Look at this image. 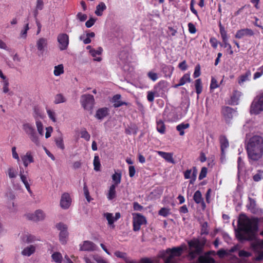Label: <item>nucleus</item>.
Listing matches in <instances>:
<instances>
[{"label": "nucleus", "mask_w": 263, "mask_h": 263, "mask_svg": "<svg viewBox=\"0 0 263 263\" xmlns=\"http://www.w3.org/2000/svg\"><path fill=\"white\" fill-rule=\"evenodd\" d=\"M7 174L10 179H15L17 177V172L13 167L11 166L8 168Z\"/></svg>", "instance_id": "obj_32"}, {"label": "nucleus", "mask_w": 263, "mask_h": 263, "mask_svg": "<svg viewBox=\"0 0 263 263\" xmlns=\"http://www.w3.org/2000/svg\"><path fill=\"white\" fill-rule=\"evenodd\" d=\"M198 262L199 263H214L215 260L208 254H205L198 258Z\"/></svg>", "instance_id": "obj_23"}, {"label": "nucleus", "mask_w": 263, "mask_h": 263, "mask_svg": "<svg viewBox=\"0 0 263 263\" xmlns=\"http://www.w3.org/2000/svg\"><path fill=\"white\" fill-rule=\"evenodd\" d=\"M169 210L166 208H162L159 211V214L164 217L167 216L169 214Z\"/></svg>", "instance_id": "obj_63"}, {"label": "nucleus", "mask_w": 263, "mask_h": 263, "mask_svg": "<svg viewBox=\"0 0 263 263\" xmlns=\"http://www.w3.org/2000/svg\"><path fill=\"white\" fill-rule=\"evenodd\" d=\"M190 247L194 248L196 251H199V242L198 240H193L189 242Z\"/></svg>", "instance_id": "obj_42"}, {"label": "nucleus", "mask_w": 263, "mask_h": 263, "mask_svg": "<svg viewBox=\"0 0 263 263\" xmlns=\"http://www.w3.org/2000/svg\"><path fill=\"white\" fill-rule=\"evenodd\" d=\"M57 228L60 231V240L64 244L66 242V238L68 236L67 227L63 223H59L57 224Z\"/></svg>", "instance_id": "obj_13"}, {"label": "nucleus", "mask_w": 263, "mask_h": 263, "mask_svg": "<svg viewBox=\"0 0 263 263\" xmlns=\"http://www.w3.org/2000/svg\"><path fill=\"white\" fill-rule=\"evenodd\" d=\"M208 169L205 167H203L201 168V172L200 173L199 176V179L202 180L203 178H204L207 174Z\"/></svg>", "instance_id": "obj_50"}, {"label": "nucleus", "mask_w": 263, "mask_h": 263, "mask_svg": "<svg viewBox=\"0 0 263 263\" xmlns=\"http://www.w3.org/2000/svg\"><path fill=\"white\" fill-rule=\"evenodd\" d=\"M147 76L153 81H156L158 79L157 73L152 71H149L147 73Z\"/></svg>", "instance_id": "obj_54"}, {"label": "nucleus", "mask_w": 263, "mask_h": 263, "mask_svg": "<svg viewBox=\"0 0 263 263\" xmlns=\"http://www.w3.org/2000/svg\"><path fill=\"white\" fill-rule=\"evenodd\" d=\"M220 142L221 144V152L222 154H223L224 149L229 146V142L224 136L220 137Z\"/></svg>", "instance_id": "obj_30"}, {"label": "nucleus", "mask_w": 263, "mask_h": 263, "mask_svg": "<svg viewBox=\"0 0 263 263\" xmlns=\"http://www.w3.org/2000/svg\"><path fill=\"white\" fill-rule=\"evenodd\" d=\"M21 159L25 167H27L29 164L34 162V158L30 151L27 152L25 155L21 156Z\"/></svg>", "instance_id": "obj_17"}, {"label": "nucleus", "mask_w": 263, "mask_h": 263, "mask_svg": "<svg viewBox=\"0 0 263 263\" xmlns=\"http://www.w3.org/2000/svg\"><path fill=\"white\" fill-rule=\"evenodd\" d=\"M159 155L165 159L168 162H173L172 155L168 153H165L161 151L158 152Z\"/></svg>", "instance_id": "obj_34"}, {"label": "nucleus", "mask_w": 263, "mask_h": 263, "mask_svg": "<svg viewBox=\"0 0 263 263\" xmlns=\"http://www.w3.org/2000/svg\"><path fill=\"white\" fill-rule=\"evenodd\" d=\"M71 203V199L70 195L67 193H63L60 199V206L63 209H68Z\"/></svg>", "instance_id": "obj_14"}, {"label": "nucleus", "mask_w": 263, "mask_h": 263, "mask_svg": "<svg viewBox=\"0 0 263 263\" xmlns=\"http://www.w3.org/2000/svg\"><path fill=\"white\" fill-rule=\"evenodd\" d=\"M219 31L220 33L221 36V38L222 40H227L228 39V37L227 36V31L225 30L224 27L221 25V22H219Z\"/></svg>", "instance_id": "obj_38"}, {"label": "nucleus", "mask_w": 263, "mask_h": 263, "mask_svg": "<svg viewBox=\"0 0 263 263\" xmlns=\"http://www.w3.org/2000/svg\"><path fill=\"white\" fill-rule=\"evenodd\" d=\"M196 92L198 95L201 93L202 91V85L200 79H197L195 82Z\"/></svg>", "instance_id": "obj_33"}, {"label": "nucleus", "mask_w": 263, "mask_h": 263, "mask_svg": "<svg viewBox=\"0 0 263 263\" xmlns=\"http://www.w3.org/2000/svg\"><path fill=\"white\" fill-rule=\"evenodd\" d=\"M253 32L250 29H243L238 30L235 34V37L237 39H241L245 35H252Z\"/></svg>", "instance_id": "obj_18"}, {"label": "nucleus", "mask_w": 263, "mask_h": 263, "mask_svg": "<svg viewBox=\"0 0 263 263\" xmlns=\"http://www.w3.org/2000/svg\"><path fill=\"white\" fill-rule=\"evenodd\" d=\"M104 216L107 220L108 224L111 225L114 223L115 219L112 214L109 213H105L104 214Z\"/></svg>", "instance_id": "obj_41"}, {"label": "nucleus", "mask_w": 263, "mask_h": 263, "mask_svg": "<svg viewBox=\"0 0 263 263\" xmlns=\"http://www.w3.org/2000/svg\"><path fill=\"white\" fill-rule=\"evenodd\" d=\"M94 170L96 171L100 170V159L98 156H95L93 159Z\"/></svg>", "instance_id": "obj_40"}, {"label": "nucleus", "mask_w": 263, "mask_h": 263, "mask_svg": "<svg viewBox=\"0 0 263 263\" xmlns=\"http://www.w3.org/2000/svg\"><path fill=\"white\" fill-rule=\"evenodd\" d=\"M26 216L29 220L39 221L43 220L45 218L46 215L43 211L39 209L36 210L33 213L28 214Z\"/></svg>", "instance_id": "obj_12"}, {"label": "nucleus", "mask_w": 263, "mask_h": 263, "mask_svg": "<svg viewBox=\"0 0 263 263\" xmlns=\"http://www.w3.org/2000/svg\"><path fill=\"white\" fill-rule=\"evenodd\" d=\"M39 53V56H43L44 52L47 50L48 48V40L44 37L39 38L36 43Z\"/></svg>", "instance_id": "obj_9"}, {"label": "nucleus", "mask_w": 263, "mask_h": 263, "mask_svg": "<svg viewBox=\"0 0 263 263\" xmlns=\"http://www.w3.org/2000/svg\"><path fill=\"white\" fill-rule=\"evenodd\" d=\"M97 246L90 241H84L82 245H80V250L84 251H93L96 250Z\"/></svg>", "instance_id": "obj_15"}, {"label": "nucleus", "mask_w": 263, "mask_h": 263, "mask_svg": "<svg viewBox=\"0 0 263 263\" xmlns=\"http://www.w3.org/2000/svg\"><path fill=\"white\" fill-rule=\"evenodd\" d=\"M251 73L250 70H248L245 74L241 75L238 80V83L240 85H242L245 82L249 81Z\"/></svg>", "instance_id": "obj_21"}, {"label": "nucleus", "mask_w": 263, "mask_h": 263, "mask_svg": "<svg viewBox=\"0 0 263 263\" xmlns=\"http://www.w3.org/2000/svg\"><path fill=\"white\" fill-rule=\"evenodd\" d=\"M22 240L25 242L29 243L34 240V237L31 235L26 234L23 236Z\"/></svg>", "instance_id": "obj_45"}, {"label": "nucleus", "mask_w": 263, "mask_h": 263, "mask_svg": "<svg viewBox=\"0 0 263 263\" xmlns=\"http://www.w3.org/2000/svg\"><path fill=\"white\" fill-rule=\"evenodd\" d=\"M263 178V171H258L257 173L253 176V179L255 181H259Z\"/></svg>", "instance_id": "obj_49"}, {"label": "nucleus", "mask_w": 263, "mask_h": 263, "mask_svg": "<svg viewBox=\"0 0 263 263\" xmlns=\"http://www.w3.org/2000/svg\"><path fill=\"white\" fill-rule=\"evenodd\" d=\"M80 103L84 109L91 112L95 105L94 97L90 94L83 95L81 97Z\"/></svg>", "instance_id": "obj_5"}, {"label": "nucleus", "mask_w": 263, "mask_h": 263, "mask_svg": "<svg viewBox=\"0 0 263 263\" xmlns=\"http://www.w3.org/2000/svg\"><path fill=\"white\" fill-rule=\"evenodd\" d=\"M238 227L235 231L237 238L239 241H253L251 248L255 252H258L256 260L263 259V251H259L263 249V240L256 238V233L258 227L253 219H250L245 214H240L238 220Z\"/></svg>", "instance_id": "obj_1"}, {"label": "nucleus", "mask_w": 263, "mask_h": 263, "mask_svg": "<svg viewBox=\"0 0 263 263\" xmlns=\"http://www.w3.org/2000/svg\"><path fill=\"white\" fill-rule=\"evenodd\" d=\"M200 74V66L199 65H197L195 66V70L193 73V77L194 78H196L199 77Z\"/></svg>", "instance_id": "obj_55"}, {"label": "nucleus", "mask_w": 263, "mask_h": 263, "mask_svg": "<svg viewBox=\"0 0 263 263\" xmlns=\"http://www.w3.org/2000/svg\"><path fill=\"white\" fill-rule=\"evenodd\" d=\"M20 176L21 180L22 181V182L24 183V184H25L26 183H29L27 180V176L24 174V171H22L21 170H20Z\"/></svg>", "instance_id": "obj_57"}, {"label": "nucleus", "mask_w": 263, "mask_h": 263, "mask_svg": "<svg viewBox=\"0 0 263 263\" xmlns=\"http://www.w3.org/2000/svg\"><path fill=\"white\" fill-rule=\"evenodd\" d=\"M112 179L114 182L112 185H116L117 186L121 182V174L120 173H115L112 176Z\"/></svg>", "instance_id": "obj_36"}, {"label": "nucleus", "mask_w": 263, "mask_h": 263, "mask_svg": "<svg viewBox=\"0 0 263 263\" xmlns=\"http://www.w3.org/2000/svg\"><path fill=\"white\" fill-rule=\"evenodd\" d=\"M52 259L56 262L60 263L62 260V256L60 253L55 252L52 254Z\"/></svg>", "instance_id": "obj_39"}, {"label": "nucleus", "mask_w": 263, "mask_h": 263, "mask_svg": "<svg viewBox=\"0 0 263 263\" xmlns=\"http://www.w3.org/2000/svg\"><path fill=\"white\" fill-rule=\"evenodd\" d=\"M106 9V6L105 4L103 2H101L96 7L95 14L97 16H101L102 15L103 11L105 10Z\"/></svg>", "instance_id": "obj_28"}, {"label": "nucleus", "mask_w": 263, "mask_h": 263, "mask_svg": "<svg viewBox=\"0 0 263 263\" xmlns=\"http://www.w3.org/2000/svg\"><path fill=\"white\" fill-rule=\"evenodd\" d=\"M219 87V85L218 84L217 81L216 79L213 77L212 78L211 82L210 84V89H214Z\"/></svg>", "instance_id": "obj_52"}, {"label": "nucleus", "mask_w": 263, "mask_h": 263, "mask_svg": "<svg viewBox=\"0 0 263 263\" xmlns=\"http://www.w3.org/2000/svg\"><path fill=\"white\" fill-rule=\"evenodd\" d=\"M103 49L101 47H99L97 50L95 49H90L89 50V53L93 57H96L97 55H100L102 53Z\"/></svg>", "instance_id": "obj_46"}, {"label": "nucleus", "mask_w": 263, "mask_h": 263, "mask_svg": "<svg viewBox=\"0 0 263 263\" xmlns=\"http://www.w3.org/2000/svg\"><path fill=\"white\" fill-rule=\"evenodd\" d=\"M35 250V247L33 245H30L24 248L22 251V254L24 256H30Z\"/></svg>", "instance_id": "obj_24"}, {"label": "nucleus", "mask_w": 263, "mask_h": 263, "mask_svg": "<svg viewBox=\"0 0 263 263\" xmlns=\"http://www.w3.org/2000/svg\"><path fill=\"white\" fill-rule=\"evenodd\" d=\"M154 90L156 93V97H164L167 91V83L164 81H160L154 86Z\"/></svg>", "instance_id": "obj_7"}, {"label": "nucleus", "mask_w": 263, "mask_h": 263, "mask_svg": "<svg viewBox=\"0 0 263 263\" xmlns=\"http://www.w3.org/2000/svg\"><path fill=\"white\" fill-rule=\"evenodd\" d=\"M210 43L214 48H216L218 46V41L215 37H211L210 39Z\"/></svg>", "instance_id": "obj_64"}, {"label": "nucleus", "mask_w": 263, "mask_h": 263, "mask_svg": "<svg viewBox=\"0 0 263 263\" xmlns=\"http://www.w3.org/2000/svg\"><path fill=\"white\" fill-rule=\"evenodd\" d=\"M109 109L107 107H103L97 110L95 117L99 120H101L108 115Z\"/></svg>", "instance_id": "obj_19"}, {"label": "nucleus", "mask_w": 263, "mask_h": 263, "mask_svg": "<svg viewBox=\"0 0 263 263\" xmlns=\"http://www.w3.org/2000/svg\"><path fill=\"white\" fill-rule=\"evenodd\" d=\"M116 185H111L109 189L108 192L107 194V198L108 200H111L116 197Z\"/></svg>", "instance_id": "obj_26"}, {"label": "nucleus", "mask_w": 263, "mask_h": 263, "mask_svg": "<svg viewBox=\"0 0 263 263\" xmlns=\"http://www.w3.org/2000/svg\"><path fill=\"white\" fill-rule=\"evenodd\" d=\"M145 218L139 213L134 215L133 230L134 231H139L141 226L146 223Z\"/></svg>", "instance_id": "obj_10"}, {"label": "nucleus", "mask_w": 263, "mask_h": 263, "mask_svg": "<svg viewBox=\"0 0 263 263\" xmlns=\"http://www.w3.org/2000/svg\"><path fill=\"white\" fill-rule=\"evenodd\" d=\"M263 74V69L260 67H259L257 71L255 72L253 75V79L256 80L260 78Z\"/></svg>", "instance_id": "obj_47"}, {"label": "nucleus", "mask_w": 263, "mask_h": 263, "mask_svg": "<svg viewBox=\"0 0 263 263\" xmlns=\"http://www.w3.org/2000/svg\"><path fill=\"white\" fill-rule=\"evenodd\" d=\"M197 170L196 167H193L192 170H188L184 173L185 179H190V183H193L196 178Z\"/></svg>", "instance_id": "obj_16"}, {"label": "nucleus", "mask_w": 263, "mask_h": 263, "mask_svg": "<svg viewBox=\"0 0 263 263\" xmlns=\"http://www.w3.org/2000/svg\"><path fill=\"white\" fill-rule=\"evenodd\" d=\"M246 148L250 159L258 160L263 155V138L259 136H254L248 141Z\"/></svg>", "instance_id": "obj_2"}, {"label": "nucleus", "mask_w": 263, "mask_h": 263, "mask_svg": "<svg viewBox=\"0 0 263 263\" xmlns=\"http://www.w3.org/2000/svg\"><path fill=\"white\" fill-rule=\"evenodd\" d=\"M193 198L194 200L196 203H201L203 206H205L203 201V198L202 196L201 192L199 191H197L195 192Z\"/></svg>", "instance_id": "obj_22"}, {"label": "nucleus", "mask_w": 263, "mask_h": 263, "mask_svg": "<svg viewBox=\"0 0 263 263\" xmlns=\"http://www.w3.org/2000/svg\"><path fill=\"white\" fill-rule=\"evenodd\" d=\"M157 130L161 134H164L165 133V126L163 121L160 119L157 120Z\"/></svg>", "instance_id": "obj_27"}, {"label": "nucleus", "mask_w": 263, "mask_h": 263, "mask_svg": "<svg viewBox=\"0 0 263 263\" xmlns=\"http://www.w3.org/2000/svg\"><path fill=\"white\" fill-rule=\"evenodd\" d=\"M190 73H186L185 74L183 77H182V85H183L184 84L190 82Z\"/></svg>", "instance_id": "obj_59"}, {"label": "nucleus", "mask_w": 263, "mask_h": 263, "mask_svg": "<svg viewBox=\"0 0 263 263\" xmlns=\"http://www.w3.org/2000/svg\"><path fill=\"white\" fill-rule=\"evenodd\" d=\"M168 119L172 122H176L178 120V116L175 114L174 112H172L168 116Z\"/></svg>", "instance_id": "obj_60"}, {"label": "nucleus", "mask_w": 263, "mask_h": 263, "mask_svg": "<svg viewBox=\"0 0 263 263\" xmlns=\"http://www.w3.org/2000/svg\"><path fill=\"white\" fill-rule=\"evenodd\" d=\"M60 136L55 139V142L57 147L60 148L61 149H64L65 148L63 139L62 137V135L61 132H60Z\"/></svg>", "instance_id": "obj_31"}, {"label": "nucleus", "mask_w": 263, "mask_h": 263, "mask_svg": "<svg viewBox=\"0 0 263 263\" xmlns=\"http://www.w3.org/2000/svg\"><path fill=\"white\" fill-rule=\"evenodd\" d=\"M121 95L117 94L115 95L112 98V102H114V106L115 107H119L123 105H126V103L122 102L120 100Z\"/></svg>", "instance_id": "obj_25"}, {"label": "nucleus", "mask_w": 263, "mask_h": 263, "mask_svg": "<svg viewBox=\"0 0 263 263\" xmlns=\"http://www.w3.org/2000/svg\"><path fill=\"white\" fill-rule=\"evenodd\" d=\"M188 28L190 33L192 34H194L196 32V29L195 26L193 23H189L188 24Z\"/></svg>", "instance_id": "obj_61"}, {"label": "nucleus", "mask_w": 263, "mask_h": 263, "mask_svg": "<svg viewBox=\"0 0 263 263\" xmlns=\"http://www.w3.org/2000/svg\"><path fill=\"white\" fill-rule=\"evenodd\" d=\"M147 99L149 102H153L154 100L155 97H156V93L155 90L148 91L147 92Z\"/></svg>", "instance_id": "obj_44"}, {"label": "nucleus", "mask_w": 263, "mask_h": 263, "mask_svg": "<svg viewBox=\"0 0 263 263\" xmlns=\"http://www.w3.org/2000/svg\"><path fill=\"white\" fill-rule=\"evenodd\" d=\"M115 255L119 258L124 259L127 262V258L126 257V254L124 252L120 251H116L115 253Z\"/></svg>", "instance_id": "obj_51"}, {"label": "nucleus", "mask_w": 263, "mask_h": 263, "mask_svg": "<svg viewBox=\"0 0 263 263\" xmlns=\"http://www.w3.org/2000/svg\"><path fill=\"white\" fill-rule=\"evenodd\" d=\"M263 111V92L257 96L253 100L251 107L250 113L257 115Z\"/></svg>", "instance_id": "obj_4"}, {"label": "nucleus", "mask_w": 263, "mask_h": 263, "mask_svg": "<svg viewBox=\"0 0 263 263\" xmlns=\"http://www.w3.org/2000/svg\"><path fill=\"white\" fill-rule=\"evenodd\" d=\"M81 137L85 139L86 141H89L90 138V136L88 132L84 129L81 132Z\"/></svg>", "instance_id": "obj_48"}, {"label": "nucleus", "mask_w": 263, "mask_h": 263, "mask_svg": "<svg viewBox=\"0 0 263 263\" xmlns=\"http://www.w3.org/2000/svg\"><path fill=\"white\" fill-rule=\"evenodd\" d=\"M181 252V247L172 249H167L160 253L159 256L163 258L164 263H177V258Z\"/></svg>", "instance_id": "obj_3"}, {"label": "nucleus", "mask_w": 263, "mask_h": 263, "mask_svg": "<svg viewBox=\"0 0 263 263\" xmlns=\"http://www.w3.org/2000/svg\"><path fill=\"white\" fill-rule=\"evenodd\" d=\"M66 101V97L62 93H58L54 97V103L55 104L65 103Z\"/></svg>", "instance_id": "obj_29"}, {"label": "nucleus", "mask_w": 263, "mask_h": 263, "mask_svg": "<svg viewBox=\"0 0 263 263\" xmlns=\"http://www.w3.org/2000/svg\"><path fill=\"white\" fill-rule=\"evenodd\" d=\"M59 47L61 50H66L69 45V36L66 33H60L57 37Z\"/></svg>", "instance_id": "obj_11"}, {"label": "nucleus", "mask_w": 263, "mask_h": 263, "mask_svg": "<svg viewBox=\"0 0 263 263\" xmlns=\"http://www.w3.org/2000/svg\"><path fill=\"white\" fill-rule=\"evenodd\" d=\"M96 21V19L91 17L85 23V25L87 28L92 27Z\"/></svg>", "instance_id": "obj_58"}, {"label": "nucleus", "mask_w": 263, "mask_h": 263, "mask_svg": "<svg viewBox=\"0 0 263 263\" xmlns=\"http://www.w3.org/2000/svg\"><path fill=\"white\" fill-rule=\"evenodd\" d=\"M29 25L27 23L25 26L24 29L23 30H22L21 32L20 35H21V37L24 38V39H25L26 37L27 31L29 30Z\"/></svg>", "instance_id": "obj_53"}, {"label": "nucleus", "mask_w": 263, "mask_h": 263, "mask_svg": "<svg viewBox=\"0 0 263 263\" xmlns=\"http://www.w3.org/2000/svg\"><path fill=\"white\" fill-rule=\"evenodd\" d=\"M222 114L227 123H229L233 117L237 115V111L235 109L228 106L222 108Z\"/></svg>", "instance_id": "obj_8"}, {"label": "nucleus", "mask_w": 263, "mask_h": 263, "mask_svg": "<svg viewBox=\"0 0 263 263\" xmlns=\"http://www.w3.org/2000/svg\"><path fill=\"white\" fill-rule=\"evenodd\" d=\"M77 18L81 22H84L87 19V16L86 14L79 12L77 15Z\"/></svg>", "instance_id": "obj_62"}, {"label": "nucleus", "mask_w": 263, "mask_h": 263, "mask_svg": "<svg viewBox=\"0 0 263 263\" xmlns=\"http://www.w3.org/2000/svg\"><path fill=\"white\" fill-rule=\"evenodd\" d=\"M248 209L252 212L255 213L256 203L254 199L249 198V204L248 205Z\"/></svg>", "instance_id": "obj_43"}, {"label": "nucleus", "mask_w": 263, "mask_h": 263, "mask_svg": "<svg viewBox=\"0 0 263 263\" xmlns=\"http://www.w3.org/2000/svg\"><path fill=\"white\" fill-rule=\"evenodd\" d=\"M241 95L242 94L240 91L234 90L231 97V104L233 105H237Z\"/></svg>", "instance_id": "obj_20"}, {"label": "nucleus", "mask_w": 263, "mask_h": 263, "mask_svg": "<svg viewBox=\"0 0 263 263\" xmlns=\"http://www.w3.org/2000/svg\"><path fill=\"white\" fill-rule=\"evenodd\" d=\"M9 82L8 80H5L3 82V91L4 93H6L9 92Z\"/></svg>", "instance_id": "obj_56"}, {"label": "nucleus", "mask_w": 263, "mask_h": 263, "mask_svg": "<svg viewBox=\"0 0 263 263\" xmlns=\"http://www.w3.org/2000/svg\"><path fill=\"white\" fill-rule=\"evenodd\" d=\"M64 73V67L62 64H60L54 67L53 73L55 76H59Z\"/></svg>", "instance_id": "obj_35"}, {"label": "nucleus", "mask_w": 263, "mask_h": 263, "mask_svg": "<svg viewBox=\"0 0 263 263\" xmlns=\"http://www.w3.org/2000/svg\"><path fill=\"white\" fill-rule=\"evenodd\" d=\"M35 124L39 134L43 136L44 135V127L42 123L38 119H36Z\"/></svg>", "instance_id": "obj_37"}, {"label": "nucleus", "mask_w": 263, "mask_h": 263, "mask_svg": "<svg viewBox=\"0 0 263 263\" xmlns=\"http://www.w3.org/2000/svg\"><path fill=\"white\" fill-rule=\"evenodd\" d=\"M23 129L27 134L32 142L36 145L40 144V141L33 125L26 123L23 125Z\"/></svg>", "instance_id": "obj_6"}]
</instances>
